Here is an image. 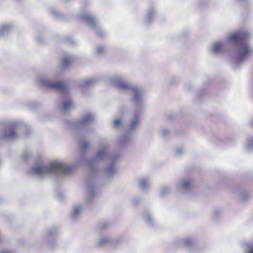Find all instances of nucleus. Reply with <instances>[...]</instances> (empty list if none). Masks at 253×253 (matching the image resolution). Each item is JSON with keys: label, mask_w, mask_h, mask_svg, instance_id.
<instances>
[{"label": "nucleus", "mask_w": 253, "mask_h": 253, "mask_svg": "<svg viewBox=\"0 0 253 253\" xmlns=\"http://www.w3.org/2000/svg\"><path fill=\"white\" fill-rule=\"evenodd\" d=\"M253 33L249 31L241 30L228 34L227 40L236 44L232 53V68L236 70L253 54V48L247 41L251 38Z\"/></svg>", "instance_id": "obj_1"}, {"label": "nucleus", "mask_w": 253, "mask_h": 253, "mask_svg": "<svg viewBox=\"0 0 253 253\" xmlns=\"http://www.w3.org/2000/svg\"><path fill=\"white\" fill-rule=\"evenodd\" d=\"M72 169L71 167L67 166L60 162H53L48 167L40 166L33 169L34 172L38 175H43L49 173H67Z\"/></svg>", "instance_id": "obj_2"}, {"label": "nucleus", "mask_w": 253, "mask_h": 253, "mask_svg": "<svg viewBox=\"0 0 253 253\" xmlns=\"http://www.w3.org/2000/svg\"><path fill=\"white\" fill-rule=\"evenodd\" d=\"M191 186V180L189 178L182 179L176 184V187L180 192L189 189Z\"/></svg>", "instance_id": "obj_3"}, {"label": "nucleus", "mask_w": 253, "mask_h": 253, "mask_svg": "<svg viewBox=\"0 0 253 253\" xmlns=\"http://www.w3.org/2000/svg\"><path fill=\"white\" fill-rule=\"evenodd\" d=\"M231 192L236 196L240 198L241 194H246L247 197L250 196V193L240 186H233L230 189Z\"/></svg>", "instance_id": "obj_4"}, {"label": "nucleus", "mask_w": 253, "mask_h": 253, "mask_svg": "<svg viewBox=\"0 0 253 253\" xmlns=\"http://www.w3.org/2000/svg\"><path fill=\"white\" fill-rule=\"evenodd\" d=\"M47 86L50 88L61 92L67 90V86L63 82H59L55 83H50Z\"/></svg>", "instance_id": "obj_5"}, {"label": "nucleus", "mask_w": 253, "mask_h": 253, "mask_svg": "<svg viewBox=\"0 0 253 253\" xmlns=\"http://www.w3.org/2000/svg\"><path fill=\"white\" fill-rule=\"evenodd\" d=\"M223 45V42L221 41L214 42L210 47V52L212 54H217L220 53L221 48Z\"/></svg>", "instance_id": "obj_6"}, {"label": "nucleus", "mask_w": 253, "mask_h": 253, "mask_svg": "<svg viewBox=\"0 0 253 253\" xmlns=\"http://www.w3.org/2000/svg\"><path fill=\"white\" fill-rule=\"evenodd\" d=\"M245 148L248 151L253 150V137H250L248 138L245 144Z\"/></svg>", "instance_id": "obj_7"}, {"label": "nucleus", "mask_w": 253, "mask_h": 253, "mask_svg": "<svg viewBox=\"0 0 253 253\" xmlns=\"http://www.w3.org/2000/svg\"><path fill=\"white\" fill-rule=\"evenodd\" d=\"M116 85L118 87L123 89H126L128 87V85L122 80L116 81Z\"/></svg>", "instance_id": "obj_8"}, {"label": "nucleus", "mask_w": 253, "mask_h": 253, "mask_svg": "<svg viewBox=\"0 0 253 253\" xmlns=\"http://www.w3.org/2000/svg\"><path fill=\"white\" fill-rule=\"evenodd\" d=\"M170 191V188L169 186H163L161 188V194L162 196H165L167 195L168 193H169Z\"/></svg>", "instance_id": "obj_9"}, {"label": "nucleus", "mask_w": 253, "mask_h": 253, "mask_svg": "<svg viewBox=\"0 0 253 253\" xmlns=\"http://www.w3.org/2000/svg\"><path fill=\"white\" fill-rule=\"evenodd\" d=\"M72 102L70 100L66 101L63 106V109L64 111L68 110L72 106Z\"/></svg>", "instance_id": "obj_10"}, {"label": "nucleus", "mask_w": 253, "mask_h": 253, "mask_svg": "<svg viewBox=\"0 0 253 253\" xmlns=\"http://www.w3.org/2000/svg\"><path fill=\"white\" fill-rule=\"evenodd\" d=\"M71 63V60L68 57H65L62 59V64L64 67H67Z\"/></svg>", "instance_id": "obj_11"}, {"label": "nucleus", "mask_w": 253, "mask_h": 253, "mask_svg": "<svg viewBox=\"0 0 253 253\" xmlns=\"http://www.w3.org/2000/svg\"><path fill=\"white\" fill-rule=\"evenodd\" d=\"M84 19L88 22L93 23L94 22V18L89 14L84 15Z\"/></svg>", "instance_id": "obj_12"}, {"label": "nucleus", "mask_w": 253, "mask_h": 253, "mask_svg": "<svg viewBox=\"0 0 253 253\" xmlns=\"http://www.w3.org/2000/svg\"><path fill=\"white\" fill-rule=\"evenodd\" d=\"M6 137H13L16 135V133L13 129H11L9 132L5 134Z\"/></svg>", "instance_id": "obj_13"}, {"label": "nucleus", "mask_w": 253, "mask_h": 253, "mask_svg": "<svg viewBox=\"0 0 253 253\" xmlns=\"http://www.w3.org/2000/svg\"><path fill=\"white\" fill-rule=\"evenodd\" d=\"M193 241L191 239L188 238L185 240L184 241V244L187 247H190V246L193 244Z\"/></svg>", "instance_id": "obj_14"}, {"label": "nucleus", "mask_w": 253, "mask_h": 253, "mask_svg": "<svg viewBox=\"0 0 253 253\" xmlns=\"http://www.w3.org/2000/svg\"><path fill=\"white\" fill-rule=\"evenodd\" d=\"M169 134L168 130L166 128H162L161 130V135L163 137H166Z\"/></svg>", "instance_id": "obj_15"}, {"label": "nucleus", "mask_w": 253, "mask_h": 253, "mask_svg": "<svg viewBox=\"0 0 253 253\" xmlns=\"http://www.w3.org/2000/svg\"><path fill=\"white\" fill-rule=\"evenodd\" d=\"M220 213L221 211L219 209H216L213 211V214L214 217H216L218 215H220Z\"/></svg>", "instance_id": "obj_16"}, {"label": "nucleus", "mask_w": 253, "mask_h": 253, "mask_svg": "<svg viewBox=\"0 0 253 253\" xmlns=\"http://www.w3.org/2000/svg\"><path fill=\"white\" fill-rule=\"evenodd\" d=\"M148 185V182L146 180H142L140 183V186L142 188H146Z\"/></svg>", "instance_id": "obj_17"}, {"label": "nucleus", "mask_w": 253, "mask_h": 253, "mask_svg": "<svg viewBox=\"0 0 253 253\" xmlns=\"http://www.w3.org/2000/svg\"><path fill=\"white\" fill-rule=\"evenodd\" d=\"M183 152V150L182 148H178L176 150L175 154L177 156H179L181 154H182Z\"/></svg>", "instance_id": "obj_18"}, {"label": "nucleus", "mask_w": 253, "mask_h": 253, "mask_svg": "<svg viewBox=\"0 0 253 253\" xmlns=\"http://www.w3.org/2000/svg\"><path fill=\"white\" fill-rule=\"evenodd\" d=\"M250 197H251L250 194L249 197H247L246 194H241L240 197V198L243 201H246V200H248Z\"/></svg>", "instance_id": "obj_19"}, {"label": "nucleus", "mask_w": 253, "mask_h": 253, "mask_svg": "<svg viewBox=\"0 0 253 253\" xmlns=\"http://www.w3.org/2000/svg\"><path fill=\"white\" fill-rule=\"evenodd\" d=\"M138 120L136 118L135 119L132 123L131 125V127L132 128L134 127L135 126H136L138 123Z\"/></svg>", "instance_id": "obj_20"}, {"label": "nucleus", "mask_w": 253, "mask_h": 253, "mask_svg": "<svg viewBox=\"0 0 253 253\" xmlns=\"http://www.w3.org/2000/svg\"><path fill=\"white\" fill-rule=\"evenodd\" d=\"M121 121L119 120H117L114 121V125L115 126L117 127L121 124Z\"/></svg>", "instance_id": "obj_21"}, {"label": "nucleus", "mask_w": 253, "mask_h": 253, "mask_svg": "<svg viewBox=\"0 0 253 253\" xmlns=\"http://www.w3.org/2000/svg\"><path fill=\"white\" fill-rule=\"evenodd\" d=\"M88 146H89V144L87 143H84L82 145V148L83 149H85V148H87Z\"/></svg>", "instance_id": "obj_22"}, {"label": "nucleus", "mask_w": 253, "mask_h": 253, "mask_svg": "<svg viewBox=\"0 0 253 253\" xmlns=\"http://www.w3.org/2000/svg\"><path fill=\"white\" fill-rule=\"evenodd\" d=\"M249 253H253V248H252L250 249Z\"/></svg>", "instance_id": "obj_23"}, {"label": "nucleus", "mask_w": 253, "mask_h": 253, "mask_svg": "<svg viewBox=\"0 0 253 253\" xmlns=\"http://www.w3.org/2000/svg\"><path fill=\"white\" fill-rule=\"evenodd\" d=\"M107 241L105 240H102L101 241V244H104L105 243H106Z\"/></svg>", "instance_id": "obj_24"}, {"label": "nucleus", "mask_w": 253, "mask_h": 253, "mask_svg": "<svg viewBox=\"0 0 253 253\" xmlns=\"http://www.w3.org/2000/svg\"><path fill=\"white\" fill-rule=\"evenodd\" d=\"M167 118L168 119H170V118H172V116L171 115H167Z\"/></svg>", "instance_id": "obj_25"}, {"label": "nucleus", "mask_w": 253, "mask_h": 253, "mask_svg": "<svg viewBox=\"0 0 253 253\" xmlns=\"http://www.w3.org/2000/svg\"><path fill=\"white\" fill-rule=\"evenodd\" d=\"M91 83L90 82H86L85 83V84H90Z\"/></svg>", "instance_id": "obj_26"}, {"label": "nucleus", "mask_w": 253, "mask_h": 253, "mask_svg": "<svg viewBox=\"0 0 253 253\" xmlns=\"http://www.w3.org/2000/svg\"><path fill=\"white\" fill-rule=\"evenodd\" d=\"M101 48H99L98 49V52H101Z\"/></svg>", "instance_id": "obj_27"}, {"label": "nucleus", "mask_w": 253, "mask_h": 253, "mask_svg": "<svg viewBox=\"0 0 253 253\" xmlns=\"http://www.w3.org/2000/svg\"><path fill=\"white\" fill-rule=\"evenodd\" d=\"M9 253V252H2V253Z\"/></svg>", "instance_id": "obj_28"}]
</instances>
